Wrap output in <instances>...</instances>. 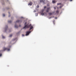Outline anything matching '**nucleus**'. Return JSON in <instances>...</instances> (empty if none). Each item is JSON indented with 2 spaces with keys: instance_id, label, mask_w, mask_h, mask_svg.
Instances as JSON below:
<instances>
[{
  "instance_id": "12",
  "label": "nucleus",
  "mask_w": 76,
  "mask_h": 76,
  "mask_svg": "<svg viewBox=\"0 0 76 76\" xmlns=\"http://www.w3.org/2000/svg\"><path fill=\"white\" fill-rule=\"evenodd\" d=\"M32 28H33V26H31L30 28V30H31V29H32Z\"/></svg>"
},
{
  "instance_id": "26",
  "label": "nucleus",
  "mask_w": 76,
  "mask_h": 76,
  "mask_svg": "<svg viewBox=\"0 0 76 76\" xmlns=\"http://www.w3.org/2000/svg\"><path fill=\"white\" fill-rule=\"evenodd\" d=\"M19 27H20V26H21V25H19Z\"/></svg>"
},
{
  "instance_id": "32",
  "label": "nucleus",
  "mask_w": 76,
  "mask_h": 76,
  "mask_svg": "<svg viewBox=\"0 0 76 76\" xmlns=\"http://www.w3.org/2000/svg\"><path fill=\"white\" fill-rule=\"evenodd\" d=\"M8 13H9V14H10V12H8Z\"/></svg>"
},
{
  "instance_id": "6",
  "label": "nucleus",
  "mask_w": 76,
  "mask_h": 76,
  "mask_svg": "<svg viewBox=\"0 0 76 76\" xmlns=\"http://www.w3.org/2000/svg\"><path fill=\"white\" fill-rule=\"evenodd\" d=\"M44 10H42L41 12V13L42 16H44V13H43V12Z\"/></svg>"
},
{
  "instance_id": "18",
  "label": "nucleus",
  "mask_w": 76,
  "mask_h": 76,
  "mask_svg": "<svg viewBox=\"0 0 76 76\" xmlns=\"http://www.w3.org/2000/svg\"><path fill=\"white\" fill-rule=\"evenodd\" d=\"M61 4V3H58L57 4V5H60V4Z\"/></svg>"
},
{
  "instance_id": "37",
  "label": "nucleus",
  "mask_w": 76,
  "mask_h": 76,
  "mask_svg": "<svg viewBox=\"0 0 76 76\" xmlns=\"http://www.w3.org/2000/svg\"><path fill=\"white\" fill-rule=\"evenodd\" d=\"M50 18H49V19H50Z\"/></svg>"
},
{
  "instance_id": "25",
  "label": "nucleus",
  "mask_w": 76,
  "mask_h": 76,
  "mask_svg": "<svg viewBox=\"0 0 76 76\" xmlns=\"http://www.w3.org/2000/svg\"><path fill=\"white\" fill-rule=\"evenodd\" d=\"M55 19H57V17H55Z\"/></svg>"
},
{
  "instance_id": "38",
  "label": "nucleus",
  "mask_w": 76,
  "mask_h": 76,
  "mask_svg": "<svg viewBox=\"0 0 76 76\" xmlns=\"http://www.w3.org/2000/svg\"><path fill=\"white\" fill-rule=\"evenodd\" d=\"M14 39V40H15V39Z\"/></svg>"
},
{
  "instance_id": "17",
  "label": "nucleus",
  "mask_w": 76,
  "mask_h": 76,
  "mask_svg": "<svg viewBox=\"0 0 76 76\" xmlns=\"http://www.w3.org/2000/svg\"><path fill=\"white\" fill-rule=\"evenodd\" d=\"M53 3H55V1H52Z\"/></svg>"
},
{
  "instance_id": "28",
  "label": "nucleus",
  "mask_w": 76,
  "mask_h": 76,
  "mask_svg": "<svg viewBox=\"0 0 76 76\" xmlns=\"http://www.w3.org/2000/svg\"><path fill=\"white\" fill-rule=\"evenodd\" d=\"M61 7V6L59 8H61V7Z\"/></svg>"
},
{
  "instance_id": "13",
  "label": "nucleus",
  "mask_w": 76,
  "mask_h": 76,
  "mask_svg": "<svg viewBox=\"0 0 76 76\" xmlns=\"http://www.w3.org/2000/svg\"><path fill=\"white\" fill-rule=\"evenodd\" d=\"M43 1H44L43 0H40V3H42V2H43Z\"/></svg>"
},
{
  "instance_id": "24",
  "label": "nucleus",
  "mask_w": 76,
  "mask_h": 76,
  "mask_svg": "<svg viewBox=\"0 0 76 76\" xmlns=\"http://www.w3.org/2000/svg\"><path fill=\"white\" fill-rule=\"evenodd\" d=\"M45 8H46V6L44 7V8L45 9Z\"/></svg>"
},
{
  "instance_id": "34",
  "label": "nucleus",
  "mask_w": 76,
  "mask_h": 76,
  "mask_svg": "<svg viewBox=\"0 0 76 76\" xmlns=\"http://www.w3.org/2000/svg\"><path fill=\"white\" fill-rule=\"evenodd\" d=\"M11 46H9V47H10Z\"/></svg>"
},
{
  "instance_id": "2",
  "label": "nucleus",
  "mask_w": 76,
  "mask_h": 76,
  "mask_svg": "<svg viewBox=\"0 0 76 76\" xmlns=\"http://www.w3.org/2000/svg\"><path fill=\"white\" fill-rule=\"evenodd\" d=\"M22 22V21L21 20H17L15 22V25H14V27L15 28H18V26L16 24V23H21Z\"/></svg>"
},
{
  "instance_id": "36",
  "label": "nucleus",
  "mask_w": 76,
  "mask_h": 76,
  "mask_svg": "<svg viewBox=\"0 0 76 76\" xmlns=\"http://www.w3.org/2000/svg\"><path fill=\"white\" fill-rule=\"evenodd\" d=\"M11 31H10V32H11Z\"/></svg>"
},
{
  "instance_id": "33",
  "label": "nucleus",
  "mask_w": 76,
  "mask_h": 76,
  "mask_svg": "<svg viewBox=\"0 0 76 76\" xmlns=\"http://www.w3.org/2000/svg\"><path fill=\"white\" fill-rule=\"evenodd\" d=\"M21 18H23V17H21Z\"/></svg>"
},
{
  "instance_id": "21",
  "label": "nucleus",
  "mask_w": 76,
  "mask_h": 76,
  "mask_svg": "<svg viewBox=\"0 0 76 76\" xmlns=\"http://www.w3.org/2000/svg\"><path fill=\"white\" fill-rule=\"evenodd\" d=\"M49 14L50 15H52V13H49Z\"/></svg>"
},
{
  "instance_id": "27",
  "label": "nucleus",
  "mask_w": 76,
  "mask_h": 76,
  "mask_svg": "<svg viewBox=\"0 0 76 76\" xmlns=\"http://www.w3.org/2000/svg\"><path fill=\"white\" fill-rule=\"evenodd\" d=\"M53 22H55V20H53Z\"/></svg>"
},
{
  "instance_id": "11",
  "label": "nucleus",
  "mask_w": 76,
  "mask_h": 76,
  "mask_svg": "<svg viewBox=\"0 0 76 76\" xmlns=\"http://www.w3.org/2000/svg\"><path fill=\"white\" fill-rule=\"evenodd\" d=\"M13 36V34H11L9 36V37H12V36Z\"/></svg>"
},
{
  "instance_id": "15",
  "label": "nucleus",
  "mask_w": 76,
  "mask_h": 76,
  "mask_svg": "<svg viewBox=\"0 0 76 76\" xmlns=\"http://www.w3.org/2000/svg\"><path fill=\"white\" fill-rule=\"evenodd\" d=\"M2 16H3V17H4V16H5V14H3L2 15Z\"/></svg>"
},
{
  "instance_id": "3",
  "label": "nucleus",
  "mask_w": 76,
  "mask_h": 76,
  "mask_svg": "<svg viewBox=\"0 0 76 76\" xmlns=\"http://www.w3.org/2000/svg\"><path fill=\"white\" fill-rule=\"evenodd\" d=\"M8 29V26L7 25L5 26V27L4 28H3V32H6L7 30Z\"/></svg>"
},
{
  "instance_id": "9",
  "label": "nucleus",
  "mask_w": 76,
  "mask_h": 76,
  "mask_svg": "<svg viewBox=\"0 0 76 76\" xmlns=\"http://www.w3.org/2000/svg\"><path fill=\"white\" fill-rule=\"evenodd\" d=\"M32 4V2H31L30 3L28 4V6H31Z\"/></svg>"
},
{
  "instance_id": "4",
  "label": "nucleus",
  "mask_w": 76,
  "mask_h": 76,
  "mask_svg": "<svg viewBox=\"0 0 76 76\" xmlns=\"http://www.w3.org/2000/svg\"><path fill=\"white\" fill-rule=\"evenodd\" d=\"M5 50H7V51H10V49L9 48H6L5 47H4L3 48V51H5Z\"/></svg>"
},
{
  "instance_id": "31",
  "label": "nucleus",
  "mask_w": 76,
  "mask_h": 76,
  "mask_svg": "<svg viewBox=\"0 0 76 76\" xmlns=\"http://www.w3.org/2000/svg\"><path fill=\"white\" fill-rule=\"evenodd\" d=\"M72 0H70V1H72Z\"/></svg>"
},
{
  "instance_id": "29",
  "label": "nucleus",
  "mask_w": 76,
  "mask_h": 76,
  "mask_svg": "<svg viewBox=\"0 0 76 76\" xmlns=\"http://www.w3.org/2000/svg\"><path fill=\"white\" fill-rule=\"evenodd\" d=\"M54 9H56V7H54Z\"/></svg>"
},
{
  "instance_id": "22",
  "label": "nucleus",
  "mask_w": 76,
  "mask_h": 76,
  "mask_svg": "<svg viewBox=\"0 0 76 76\" xmlns=\"http://www.w3.org/2000/svg\"><path fill=\"white\" fill-rule=\"evenodd\" d=\"M59 12V11H56V13H58Z\"/></svg>"
},
{
  "instance_id": "23",
  "label": "nucleus",
  "mask_w": 76,
  "mask_h": 76,
  "mask_svg": "<svg viewBox=\"0 0 76 76\" xmlns=\"http://www.w3.org/2000/svg\"><path fill=\"white\" fill-rule=\"evenodd\" d=\"M1 56H2V54H0V57H1Z\"/></svg>"
},
{
  "instance_id": "8",
  "label": "nucleus",
  "mask_w": 76,
  "mask_h": 76,
  "mask_svg": "<svg viewBox=\"0 0 76 76\" xmlns=\"http://www.w3.org/2000/svg\"><path fill=\"white\" fill-rule=\"evenodd\" d=\"M50 8L48 7L47 8L46 12H49V11L50 10Z\"/></svg>"
},
{
  "instance_id": "35",
  "label": "nucleus",
  "mask_w": 76,
  "mask_h": 76,
  "mask_svg": "<svg viewBox=\"0 0 76 76\" xmlns=\"http://www.w3.org/2000/svg\"><path fill=\"white\" fill-rule=\"evenodd\" d=\"M57 8L58 9V7H57Z\"/></svg>"
},
{
  "instance_id": "16",
  "label": "nucleus",
  "mask_w": 76,
  "mask_h": 76,
  "mask_svg": "<svg viewBox=\"0 0 76 76\" xmlns=\"http://www.w3.org/2000/svg\"><path fill=\"white\" fill-rule=\"evenodd\" d=\"M36 11H38V10H36V11L35 10H34V12H36Z\"/></svg>"
},
{
  "instance_id": "20",
  "label": "nucleus",
  "mask_w": 76,
  "mask_h": 76,
  "mask_svg": "<svg viewBox=\"0 0 76 76\" xmlns=\"http://www.w3.org/2000/svg\"><path fill=\"white\" fill-rule=\"evenodd\" d=\"M47 6H50V4H47Z\"/></svg>"
},
{
  "instance_id": "1",
  "label": "nucleus",
  "mask_w": 76,
  "mask_h": 76,
  "mask_svg": "<svg viewBox=\"0 0 76 76\" xmlns=\"http://www.w3.org/2000/svg\"><path fill=\"white\" fill-rule=\"evenodd\" d=\"M24 26L23 27V29H26V28H29V27H30L31 26V24L28 25V24L27 23L25 22L24 24Z\"/></svg>"
},
{
  "instance_id": "10",
  "label": "nucleus",
  "mask_w": 76,
  "mask_h": 76,
  "mask_svg": "<svg viewBox=\"0 0 76 76\" xmlns=\"http://www.w3.org/2000/svg\"><path fill=\"white\" fill-rule=\"evenodd\" d=\"M8 22L9 23H12V21L11 20H9L8 21Z\"/></svg>"
},
{
  "instance_id": "14",
  "label": "nucleus",
  "mask_w": 76,
  "mask_h": 76,
  "mask_svg": "<svg viewBox=\"0 0 76 76\" xmlns=\"http://www.w3.org/2000/svg\"><path fill=\"white\" fill-rule=\"evenodd\" d=\"M39 5H37V7H36L37 8H39Z\"/></svg>"
},
{
  "instance_id": "19",
  "label": "nucleus",
  "mask_w": 76,
  "mask_h": 76,
  "mask_svg": "<svg viewBox=\"0 0 76 76\" xmlns=\"http://www.w3.org/2000/svg\"><path fill=\"white\" fill-rule=\"evenodd\" d=\"M35 16H38V14H35Z\"/></svg>"
},
{
  "instance_id": "30",
  "label": "nucleus",
  "mask_w": 76,
  "mask_h": 76,
  "mask_svg": "<svg viewBox=\"0 0 76 76\" xmlns=\"http://www.w3.org/2000/svg\"><path fill=\"white\" fill-rule=\"evenodd\" d=\"M22 36L23 37V36H24V35H23V34H22Z\"/></svg>"
},
{
  "instance_id": "5",
  "label": "nucleus",
  "mask_w": 76,
  "mask_h": 76,
  "mask_svg": "<svg viewBox=\"0 0 76 76\" xmlns=\"http://www.w3.org/2000/svg\"><path fill=\"white\" fill-rule=\"evenodd\" d=\"M31 32V31H27L26 32V36H28V35H29V34Z\"/></svg>"
},
{
  "instance_id": "7",
  "label": "nucleus",
  "mask_w": 76,
  "mask_h": 76,
  "mask_svg": "<svg viewBox=\"0 0 76 76\" xmlns=\"http://www.w3.org/2000/svg\"><path fill=\"white\" fill-rule=\"evenodd\" d=\"M2 39H6V37H4L3 35H2Z\"/></svg>"
}]
</instances>
